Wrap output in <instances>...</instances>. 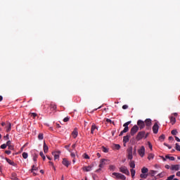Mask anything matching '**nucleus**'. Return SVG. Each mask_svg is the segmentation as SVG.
Segmentation results:
<instances>
[{
  "instance_id": "obj_1",
  "label": "nucleus",
  "mask_w": 180,
  "mask_h": 180,
  "mask_svg": "<svg viewBox=\"0 0 180 180\" xmlns=\"http://www.w3.org/2000/svg\"><path fill=\"white\" fill-rule=\"evenodd\" d=\"M148 177V168L143 167L141 169V174H140V178L142 179H147Z\"/></svg>"
},
{
  "instance_id": "obj_2",
  "label": "nucleus",
  "mask_w": 180,
  "mask_h": 180,
  "mask_svg": "<svg viewBox=\"0 0 180 180\" xmlns=\"http://www.w3.org/2000/svg\"><path fill=\"white\" fill-rule=\"evenodd\" d=\"M131 123V121H128L125 122L123 126H124V129L120 133L119 136H122L124 133H127L129 131V124Z\"/></svg>"
},
{
  "instance_id": "obj_3",
  "label": "nucleus",
  "mask_w": 180,
  "mask_h": 180,
  "mask_svg": "<svg viewBox=\"0 0 180 180\" xmlns=\"http://www.w3.org/2000/svg\"><path fill=\"white\" fill-rule=\"evenodd\" d=\"M145 136L146 131H141L137 134L136 139L137 141H140V140H143V139H145Z\"/></svg>"
},
{
  "instance_id": "obj_4",
  "label": "nucleus",
  "mask_w": 180,
  "mask_h": 180,
  "mask_svg": "<svg viewBox=\"0 0 180 180\" xmlns=\"http://www.w3.org/2000/svg\"><path fill=\"white\" fill-rule=\"evenodd\" d=\"M145 123V127H146V130H150L151 129V126L153 124V121L150 118H147L144 121Z\"/></svg>"
},
{
  "instance_id": "obj_5",
  "label": "nucleus",
  "mask_w": 180,
  "mask_h": 180,
  "mask_svg": "<svg viewBox=\"0 0 180 180\" xmlns=\"http://www.w3.org/2000/svg\"><path fill=\"white\" fill-rule=\"evenodd\" d=\"M112 175L115 176L117 179H122V180H126V176L121 173H117V172H113Z\"/></svg>"
},
{
  "instance_id": "obj_6",
  "label": "nucleus",
  "mask_w": 180,
  "mask_h": 180,
  "mask_svg": "<svg viewBox=\"0 0 180 180\" xmlns=\"http://www.w3.org/2000/svg\"><path fill=\"white\" fill-rule=\"evenodd\" d=\"M120 171L122 173L124 174L125 175L129 176L130 175V172L129 171V169L126 166H122L120 167Z\"/></svg>"
},
{
  "instance_id": "obj_7",
  "label": "nucleus",
  "mask_w": 180,
  "mask_h": 180,
  "mask_svg": "<svg viewBox=\"0 0 180 180\" xmlns=\"http://www.w3.org/2000/svg\"><path fill=\"white\" fill-rule=\"evenodd\" d=\"M127 158L128 160H133V147H130L127 149Z\"/></svg>"
},
{
  "instance_id": "obj_8",
  "label": "nucleus",
  "mask_w": 180,
  "mask_h": 180,
  "mask_svg": "<svg viewBox=\"0 0 180 180\" xmlns=\"http://www.w3.org/2000/svg\"><path fill=\"white\" fill-rule=\"evenodd\" d=\"M152 130H153L154 134H158V130H160V125H158V122H155L153 124V126L152 127Z\"/></svg>"
},
{
  "instance_id": "obj_9",
  "label": "nucleus",
  "mask_w": 180,
  "mask_h": 180,
  "mask_svg": "<svg viewBox=\"0 0 180 180\" xmlns=\"http://www.w3.org/2000/svg\"><path fill=\"white\" fill-rule=\"evenodd\" d=\"M137 126L140 130H143V129H144V127H146V124H145L144 121H143L141 120H139L137 121Z\"/></svg>"
},
{
  "instance_id": "obj_10",
  "label": "nucleus",
  "mask_w": 180,
  "mask_h": 180,
  "mask_svg": "<svg viewBox=\"0 0 180 180\" xmlns=\"http://www.w3.org/2000/svg\"><path fill=\"white\" fill-rule=\"evenodd\" d=\"M138 154L141 157V158H143L146 155V148H144V146H141L138 150Z\"/></svg>"
},
{
  "instance_id": "obj_11",
  "label": "nucleus",
  "mask_w": 180,
  "mask_h": 180,
  "mask_svg": "<svg viewBox=\"0 0 180 180\" xmlns=\"http://www.w3.org/2000/svg\"><path fill=\"white\" fill-rule=\"evenodd\" d=\"M137 131H139V126H137L136 124H135L130 131V134L131 136H134V134H136V133H137Z\"/></svg>"
},
{
  "instance_id": "obj_12",
  "label": "nucleus",
  "mask_w": 180,
  "mask_h": 180,
  "mask_svg": "<svg viewBox=\"0 0 180 180\" xmlns=\"http://www.w3.org/2000/svg\"><path fill=\"white\" fill-rule=\"evenodd\" d=\"M32 155L33 157V161L34 162H37V158L39 157V153H37V150H32Z\"/></svg>"
},
{
  "instance_id": "obj_13",
  "label": "nucleus",
  "mask_w": 180,
  "mask_h": 180,
  "mask_svg": "<svg viewBox=\"0 0 180 180\" xmlns=\"http://www.w3.org/2000/svg\"><path fill=\"white\" fill-rule=\"evenodd\" d=\"M62 164L63 165H65V167H67V168H68L71 165V162H70V161H68L67 158H63L62 161Z\"/></svg>"
},
{
  "instance_id": "obj_14",
  "label": "nucleus",
  "mask_w": 180,
  "mask_h": 180,
  "mask_svg": "<svg viewBox=\"0 0 180 180\" xmlns=\"http://www.w3.org/2000/svg\"><path fill=\"white\" fill-rule=\"evenodd\" d=\"M6 161L8 162V164L12 165V167H18V164L15 163V162L8 158H6Z\"/></svg>"
},
{
  "instance_id": "obj_15",
  "label": "nucleus",
  "mask_w": 180,
  "mask_h": 180,
  "mask_svg": "<svg viewBox=\"0 0 180 180\" xmlns=\"http://www.w3.org/2000/svg\"><path fill=\"white\" fill-rule=\"evenodd\" d=\"M108 160L106 159H101L100 161L99 168H103L105 165H106V162Z\"/></svg>"
},
{
  "instance_id": "obj_16",
  "label": "nucleus",
  "mask_w": 180,
  "mask_h": 180,
  "mask_svg": "<svg viewBox=\"0 0 180 180\" xmlns=\"http://www.w3.org/2000/svg\"><path fill=\"white\" fill-rule=\"evenodd\" d=\"M92 168H94V165L86 166L83 167V171H85L86 172H90Z\"/></svg>"
},
{
  "instance_id": "obj_17",
  "label": "nucleus",
  "mask_w": 180,
  "mask_h": 180,
  "mask_svg": "<svg viewBox=\"0 0 180 180\" xmlns=\"http://www.w3.org/2000/svg\"><path fill=\"white\" fill-rule=\"evenodd\" d=\"M52 155L54 156V160H60V151L52 152Z\"/></svg>"
},
{
  "instance_id": "obj_18",
  "label": "nucleus",
  "mask_w": 180,
  "mask_h": 180,
  "mask_svg": "<svg viewBox=\"0 0 180 180\" xmlns=\"http://www.w3.org/2000/svg\"><path fill=\"white\" fill-rule=\"evenodd\" d=\"M50 109H51V112H54V110H56L57 109V105H56V103H54L53 102L51 103Z\"/></svg>"
},
{
  "instance_id": "obj_19",
  "label": "nucleus",
  "mask_w": 180,
  "mask_h": 180,
  "mask_svg": "<svg viewBox=\"0 0 180 180\" xmlns=\"http://www.w3.org/2000/svg\"><path fill=\"white\" fill-rule=\"evenodd\" d=\"M130 139V136L129 135H126L124 136L123 138V143H124V146H126V143H129V140Z\"/></svg>"
},
{
  "instance_id": "obj_20",
  "label": "nucleus",
  "mask_w": 180,
  "mask_h": 180,
  "mask_svg": "<svg viewBox=\"0 0 180 180\" xmlns=\"http://www.w3.org/2000/svg\"><path fill=\"white\" fill-rule=\"evenodd\" d=\"M72 136L73 139H77V137H78V130L77 129V128H75L72 132Z\"/></svg>"
},
{
  "instance_id": "obj_21",
  "label": "nucleus",
  "mask_w": 180,
  "mask_h": 180,
  "mask_svg": "<svg viewBox=\"0 0 180 180\" xmlns=\"http://www.w3.org/2000/svg\"><path fill=\"white\" fill-rule=\"evenodd\" d=\"M170 169H172V171H179V165H172Z\"/></svg>"
},
{
  "instance_id": "obj_22",
  "label": "nucleus",
  "mask_w": 180,
  "mask_h": 180,
  "mask_svg": "<svg viewBox=\"0 0 180 180\" xmlns=\"http://www.w3.org/2000/svg\"><path fill=\"white\" fill-rule=\"evenodd\" d=\"M129 165L130 168L134 169V168H136V162H134V160H130V162H129Z\"/></svg>"
},
{
  "instance_id": "obj_23",
  "label": "nucleus",
  "mask_w": 180,
  "mask_h": 180,
  "mask_svg": "<svg viewBox=\"0 0 180 180\" xmlns=\"http://www.w3.org/2000/svg\"><path fill=\"white\" fill-rule=\"evenodd\" d=\"M44 153H45V154H47V153H49V146H47V144H46V141H44Z\"/></svg>"
},
{
  "instance_id": "obj_24",
  "label": "nucleus",
  "mask_w": 180,
  "mask_h": 180,
  "mask_svg": "<svg viewBox=\"0 0 180 180\" xmlns=\"http://www.w3.org/2000/svg\"><path fill=\"white\" fill-rule=\"evenodd\" d=\"M169 120L172 124H175V123L176 122V118H175L174 116L169 117Z\"/></svg>"
},
{
  "instance_id": "obj_25",
  "label": "nucleus",
  "mask_w": 180,
  "mask_h": 180,
  "mask_svg": "<svg viewBox=\"0 0 180 180\" xmlns=\"http://www.w3.org/2000/svg\"><path fill=\"white\" fill-rule=\"evenodd\" d=\"M11 130H12V124L11 122H9L8 125L7 127V129H6L7 133H9V131H11Z\"/></svg>"
},
{
  "instance_id": "obj_26",
  "label": "nucleus",
  "mask_w": 180,
  "mask_h": 180,
  "mask_svg": "<svg viewBox=\"0 0 180 180\" xmlns=\"http://www.w3.org/2000/svg\"><path fill=\"white\" fill-rule=\"evenodd\" d=\"M158 172L155 170H150V176H154Z\"/></svg>"
},
{
  "instance_id": "obj_27",
  "label": "nucleus",
  "mask_w": 180,
  "mask_h": 180,
  "mask_svg": "<svg viewBox=\"0 0 180 180\" xmlns=\"http://www.w3.org/2000/svg\"><path fill=\"white\" fill-rule=\"evenodd\" d=\"M131 175L132 178L136 176V170L134 169H131Z\"/></svg>"
},
{
  "instance_id": "obj_28",
  "label": "nucleus",
  "mask_w": 180,
  "mask_h": 180,
  "mask_svg": "<svg viewBox=\"0 0 180 180\" xmlns=\"http://www.w3.org/2000/svg\"><path fill=\"white\" fill-rule=\"evenodd\" d=\"M148 160H154V154L149 153L148 156Z\"/></svg>"
},
{
  "instance_id": "obj_29",
  "label": "nucleus",
  "mask_w": 180,
  "mask_h": 180,
  "mask_svg": "<svg viewBox=\"0 0 180 180\" xmlns=\"http://www.w3.org/2000/svg\"><path fill=\"white\" fill-rule=\"evenodd\" d=\"M102 151L103 153H109V148L105 147V146H102Z\"/></svg>"
},
{
  "instance_id": "obj_30",
  "label": "nucleus",
  "mask_w": 180,
  "mask_h": 180,
  "mask_svg": "<svg viewBox=\"0 0 180 180\" xmlns=\"http://www.w3.org/2000/svg\"><path fill=\"white\" fill-rule=\"evenodd\" d=\"M166 158L170 160V161H175V158L174 156L166 155Z\"/></svg>"
},
{
  "instance_id": "obj_31",
  "label": "nucleus",
  "mask_w": 180,
  "mask_h": 180,
  "mask_svg": "<svg viewBox=\"0 0 180 180\" xmlns=\"http://www.w3.org/2000/svg\"><path fill=\"white\" fill-rule=\"evenodd\" d=\"M11 179H13V180H18L19 179H18V176H16V174L13 173L11 174Z\"/></svg>"
},
{
  "instance_id": "obj_32",
  "label": "nucleus",
  "mask_w": 180,
  "mask_h": 180,
  "mask_svg": "<svg viewBox=\"0 0 180 180\" xmlns=\"http://www.w3.org/2000/svg\"><path fill=\"white\" fill-rule=\"evenodd\" d=\"M95 130H96V125H92L91 129V134H94V131H95Z\"/></svg>"
},
{
  "instance_id": "obj_33",
  "label": "nucleus",
  "mask_w": 180,
  "mask_h": 180,
  "mask_svg": "<svg viewBox=\"0 0 180 180\" xmlns=\"http://www.w3.org/2000/svg\"><path fill=\"white\" fill-rule=\"evenodd\" d=\"M22 155V158H24V160H26L27 158V157H29V155L26 152H23Z\"/></svg>"
},
{
  "instance_id": "obj_34",
  "label": "nucleus",
  "mask_w": 180,
  "mask_h": 180,
  "mask_svg": "<svg viewBox=\"0 0 180 180\" xmlns=\"http://www.w3.org/2000/svg\"><path fill=\"white\" fill-rule=\"evenodd\" d=\"M39 155L41 157L44 161H46V155H44V154L43 153V151H41L39 153Z\"/></svg>"
},
{
  "instance_id": "obj_35",
  "label": "nucleus",
  "mask_w": 180,
  "mask_h": 180,
  "mask_svg": "<svg viewBox=\"0 0 180 180\" xmlns=\"http://www.w3.org/2000/svg\"><path fill=\"white\" fill-rule=\"evenodd\" d=\"M159 140L160 141H164V140H165V135L164 134L160 135L159 137Z\"/></svg>"
},
{
  "instance_id": "obj_36",
  "label": "nucleus",
  "mask_w": 180,
  "mask_h": 180,
  "mask_svg": "<svg viewBox=\"0 0 180 180\" xmlns=\"http://www.w3.org/2000/svg\"><path fill=\"white\" fill-rule=\"evenodd\" d=\"M38 139H39V140H43V139H44V135L41 133L39 134Z\"/></svg>"
},
{
  "instance_id": "obj_37",
  "label": "nucleus",
  "mask_w": 180,
  "mask_h": 180,
  "mask_svg": "<svg viewBox=\"0 0 180 180\" xmlns=\"http://www.w3.org/2000/svg\"><path fill=\"white\" fill-rule=\"evenodd\" d=\"M172 136H176V134H178V131H176V129H173L172 131H171Z\"/></svg>"
},
{
  "instance_id": "obj_38",
  "label": "nucleus",
  "mask_w": 180,
  "mask_h": 180,
  "mask_svg": "<svg viewBox=\"0 0 180 180\" xmlns=\"http://www.w3.org/2000/svg\"><path fill=\"white\" fill-rule=\"evenodd\" d=\"M174 178H175V174L169 176L166 180H172Z\"/></svg>"
},
{
  "instance_id": "obj_39",
  "label": "nucleus",
  "mask_w": 180,
  "mask_h": 180,
  "mask_svg": "<svg viewBox=\"0 0 180 180\" xmlns=\"http://www.w3.org/2000/svg\"><path fill=\"white\" fill-rule=\"evenodd\" d=\"M115 150H120V144H115Z\"/></svg>"
},
{
  "instance_id": "obj_40",
  "label": "nucleus",
  "mask_w": 180,
  "mask_h": 180,
  "mask_svg": "<svg viewBox=\"0 0 180 180\" xmlns=\"http://www.w3.org/2000/svg\"><path fill=\"white\" fill-rule=\"evenodd\" d=\"M164 146H165V147H167L169 148V150H171V148H172V146H169L167 143H164Z\"/></svg>"
},
{
  "instance_id": "obj_41",
  "label": "nucleus",
  "mask_w": 180,
  "mask_h": 180,
  "mask_svg": "<svg viewBox=\"0 0 180 180\" xmlns=\"http://www.w3.org/2000/svg\"><path fill=\"white\" fill-rule=\"evenodd\" d=\"M107 123H112V124H115V122L112 121V120L107 118L106 119Z\"/></svg>"
},
{
  "instance_id": "obj_42",
  "label": "nucleus",
  "mask_w": 180,
  "mask_h": 180,
  "mask_svg": "<svg viewBox=\"0 0 180 180\" xmlns=\"http://www.w3.org/2000/svg\"><path fill=\"white\" fill-rule=\"evenodd\" d=\"M7 147V145H6L5 143L2 144L1 146H0V148H1L2 150H5V148H6Z\"/></svg>"
},
{
  "instance_id": "obj_43",
  "label": "nucleus",
  "mask_w": 180,
  "mask_h": 180,
  "mask_svg": "<svg viewBox=\"0 0 180 180\" xmlns=\"http://www.w3.org/2000/svg\"><path fill=\"white\" fill-rule=\"evenodd\" d=\"M83 157L85 158V160H89V155H88L86 153H84Z\"/></svg>"
},
{
  "instance_id": "obj_44",
  "label": "nucleus",
  "mask_w": 180,
  "mask_h": 180,
  "mask_svg": "<svg viewBox=\"0 0 180 180\" xmlns=\"http://www.w3.org/2000/svg\"><path fill=\"white\" fill-rule=\"evenodd\" d=\"M70 120V117H66L63 119V122L65 123H67V122H68Z\"/></svg>"
},
{
  "instance_id": "obj_45",
  "label": "nucleus",
  "mask_w": 180,
  "mask_h": 180,
  "mask_svg": "<svg viewBox=\"0 0 180 180\" xmlns=\"http://www.w3.org/2000/svg\"><path fill=\"white\" fill-rule=\"evenodd\" d=\"M176 150L177 151H179V150H180L179 143H176Z\"/></svg>"
},
{
  "instance_id": "obj_46",
  "label": "nucleus",
  "mask_w": 180,
  "mask_h": 180,
  "mask_svg": "<svg viewBox=\"0 0 180 180\" xmlns=\"http://www.w3.org/2000/svg\"><path fill=\"white\" fill-rule=\"evenodd\" d=\"M33 171H37V167L34 165H32V172H33Z\"/></svg>"
},
{
  "instance_id": "obj_47",
  "label": "nucleus",
  "mask_w": 180,
  "mask_h": 180,
  "mask_svg": "<svg viewBox=\"0 0 180 180\" xmlns=\"http://www.w3.org/2000/svg\"><path fill=\"white\" fill-rule=\"evenodd\" d=\"M37 116V113H36V112H32L31 113V117H36Z\"/></svg>"
},
{
  "instance_id": "obj_48",
  "label": "nucleus",
  "mask_w": 180,
  "mask_h": 180,
  "mask_svg": "<svg viewBox=\"0 0 180 180\" xmlns=\"http://www.w3.org/2000/svg\"><path fill=\"white\" fill-rule=\"evenodd\" d=\"M4 140H9V134H6V136H4Z\"/></svg>"
},
{
  "instance_id": "obj_49",
  "label": "nucleus",
  "mask_w": 180,
  "mask_h": 180,
  "mask_svg": "<svg viewBox=\"0 0 180 180\" xmlns=\"http://www.w3.org/2000/svg\"><path fill=\"white\" fill-rule=\"evenodd\" d=\"M148 145L149 148H150V150H153V145H151V143L148 141Z\"/></svg>"
},
{
  "instance_id": "obj_50",
  "label": "nucleus",
  "mask_w": 180,
  "mask_h": 180,
  "mask_svg": "<svg viewBox=\"0 0 180 180\" xmlns=\"http://www.w3.org/2000/svg\"><path fill=\"white\" fill-rule=\"evenodd\" d=\"M128 108H129V105H124L122 106V109H124V110H126V109H128Z\"/></svg>"
},
{
  "instance_id": "obj_51",
  "label": "nucleus",
  "mask_w": 180,
  "mask_h": 180,
  "mask_svg": "<svg viewBox=\"0 0 180 180\" xmlns=\"http://www.w3.org/2000/svg\"><path fill=\"white\" fill-rule=\"evenodd\" d=\"M11 141H8L6 142V146H7V147H9V146H11Z\"/></svg>"
},
{
  "instance_id": "obj_52",
  "label": "nucleus",
  "mask_w": 180,
  "mask_h": 180,
  "mask_svg": "<svg viewBox=\"0 0 180 180\" xmlns=\"http://www.w3.org/2000/svg\"><path fill=\"white\" fill-rule=\"evenodd\" d=\"M162 174H164V172H161V173L158 174V176H159V178H162V176H164V175H162Z\"/></svg>"
},
{
  "instance_id": "obj_53",
  "label": "nucleus",
  "mask_w": 180,
  "mask_h": 180,
  "mask_svg": "<svg viewBox=\"0 0 180 180\" xmlns=\"http://www.w3.org/2000/svg\"><path fill=\"white\" fill-rule=\"evenodd\" d=\"M12 152L11 150H6L5 153L9 155Z\"/></svg>"
},
{
  "instance_id": "obj_54",
  "label": "nucleus",
  "mask_w": 180,
  "mask_h": 180,
  "mask_svg": "<svg viewBox=\"0 0 180 180\" xmlns=\"http://www.w3.org/2000/svg\"><path fill=\"white\" fill-rule=\"evenodd\" d=\"M115 168H116V167L114 165H110V169H111V170H114Z\"/></svg>"
},
{
  "instance_id": "obj_55",
  "label": "nucleus",
  "mask_w": 180,
  "mask_h": 180,
  "mask_svg": "<svg viewBox=\"0 0 180 180\" xmlns=\"http://www.w3.org/2000/svg\"><path fill=\"white\" fill-rule=\"evenodd\" d=\"M70 157H72V158H75V153H72L70 154Z\"/></svg>"
},
{
  "instance_id": "obj_56",
  "label": "nucleus",
  "mask_w": 180,
  "mask_h": 180,
  "mask_svg": "<svg viewBox=\"0 0 180 180\" xmlns=\"http://www.w3.org/2000/svg\"><path fill=\"white\" fill-rule=\"evenodd\" d=\"M175 140L178 141V143H180V139L178 138V136H175Z\"/></svg>"
},
{
  "instance_id": "obj_57",
  "label": "nucleus",
  "mask_w": 180,
  "mask_h": 180,
  "mask_svg": "<svg viewBox=\"0 0 180 180\" xmlns=\"http://www.w3.org/2000/svg\"><path fill=\"white\" fill-rule=\"evenodd\" d=\"M169 141H174V137L169 136Z\"/></svg>"
},
{
  "instance_id": "obj_58",
  "label": "nucleus",
  "mask_w": 180,
  "mask_h": 180,
  "mask_svg": "<svg viewBox=\"0 0 180 180\" xmlns=\"http://www.w3.org/2000/svg\"><path fill=\"white\" fill-rule=\"evenodd\" d=\"M165 168H166V169H169L170 167H169V165H166L165 166Z\"/></svg>"
},
{
  "instance_id": "obj_59",
  "label": "nucleus",
  "mask_w": 180,
  "mask_h": 180,
  "mask_svg": "<svg viewBox=\"0 0 180 180\" xmlns=\"http://www.w3.org/2000/svg\"><path fill=\"white\" fill-rule=\"evenodd\" d=\"M8 149H9V150H13V146H12L10 145V146H8Z\"/></svg>"
},
{
  "instance_id": "obj_60",
  "label": "nucleus",
  "mask_w": 180,
  "mask_h": 180,
  "mask_svg": "<svg viewBox=\"0 0 180 180\" xmlns=\"http://www.w3.org/2000/svg\"><path fill=\"white\" fill-rule=\"evenodd\" d=\"M148 134H149L148 133L146 134V132H145V139H147V137H148Z\"/></svg>"
},
{
  "instance_id": "obj_61",
  "label": "nucleus",
  "mask_w": 180,
  "mask_h": 180,
  "mask_svg": "<svg viewBox=\"0 0 180 180\" xmlns=\"http://www.w3.org/2000/svg\"><path fill=\"white\" fill-rule=\"evenodd\" d=\"M44 110L46 112V113H49V110H46V105H44Z\"/></svg>"
},
{
  "instance_id": "obj_62",
  "label": "nucleus",
  "mask_w": 180,
  "mask_h": 180,
  "mask_svg": "<svg viewBox=\"0 0 180 180\" xmlns=\"http://www.w3.org/2000/svg\"><path fill=\"white\" fill-rule=\"evenodd\" d=\"M176 175V176H180V172H177Z\"/></svg>"
},
{
  "instance_id": "obj_63",
  "label": "nucleus",
  "mask_w": 180,
  "mask_h": 180,
  "mask_svg": "<svg viewBox=\"0 0 180 180\" xmlns=\"http://www.w3.org/2000/svg\"><path fill=\"white\" fill-rule=\"evenodd\" d=\"M97 157H98V158H101V153H97Z\"/></svg>"
},
{
  "instance_id": "obj_64",
  "label": "nucleus",
  "mask_w": 180,
  "mask_h": 180,
  "mask_svg": "<svg viewBox=\"0 0 180 180\" xmlns=\"http://www.w3.org/2000/svg\"><path fill=\"white\" fill-rule=\"evenodd\" d=\"M155 168H160V165H155Z\"/></svg>"
}]
</instances>
